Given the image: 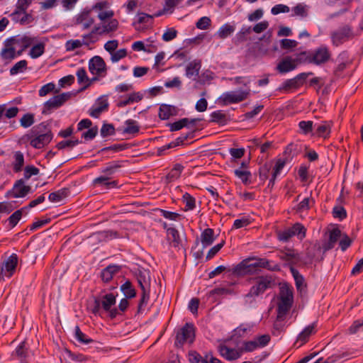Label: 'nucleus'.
Listing matches in <instances>:
<instances>
[{"label": "nucleus", "mask_w": 363, "mask_h": 363, "mask_svg": "<svg viewBox=\"0 0 363 363\" xmlns=\"http://www.w3.org/2000/svg\"><path fill=\"white\" fill-rule=\"evenodd\" d=\"M118 27V21L115 18H111L108 21H104L99 25L96 26V30L99 31V35L109 33L116 31Z\"/></svg>", "instance_id": "18"}, {"label": "nucleus", "mask_w": 363, "mask_h": 363, "mask_svg": "<svg viewBox=\"0 0 363 363\" xmlns=\"http://www.w3.org/2000/svg\"><path fill=\"white\" fill-rule=\"evenodd\" d=\"M28 62L26 60H21L16 62L11 69L10 74L16 75L24 72L27 69Z\"/></svg>", "instance_id": "48"}, {"label": "nucleus", "mask_w": 363, "mask_h": 363, "mask_svg": "<svg viewBox=\"0 0 363 363\" xmlns=\"http://www.w3.org/2000/svg\"><path fill=\"white\" fill-rule=\"evenodd\" d=\"M199 118L189 119L188 118H182L172 123H169V129L171 131H177L183 128L184 127H194L197 121H199Z\"/></svg>", "instance_id": "21"}, {"label": "nucleus", "mask_w": 363, "mask_h": 363, "mask_svg": "<svg viewBox=\"0 0 363 363\" xmlns=\"http://www.w3.org/2000/svg\"><path fill=\"white\" fill-rule=\"evenodd\" d=\"M290 272L294 279L295 284L297 290H302L304 286L305 279L299 273V272L295 269L294 267L291 266Z\"/></svg>", "instance_id": "44"}, {"label": "nucleus", "mask_w": 363, "mask_h": 363, "mask_svg": "<svg viewBox=\"0 0 363 363\" xmlns=\"http://www.w3.org/2000/svg\"><path fill=\"white\" fill-rule=\"evenodd\" d=\"M26 208H21L13 212L6 220L9 223V227L10 229L13 228L22 218L23 213L25 212Z\"/></svg>", "instance_id": "38"}, {"label": "nucleus", "mask_w": 363, "mask_h": 363, "mask_svg": "<svg viewBox=\"0 0 363 363\" xmlns=\"http://www.w3.org/2000/svg\"><path fill=\"white\" fill-rule=\"evenodd\" d=\"M195 338V327L192 323H186L179 328L176 334L174 345L182 347L185 343H192Z\"/></svg>", "instance_id": "4"}, {"label": "nucleus", "mask_w": 363, "mask_h": 363, "mask_svg": "<svg viewBox=\"0 0 363 363\" xmlns=\"http://www.w3.org/2000/svg\"><path fill=\"white\" fill-rule=\"evenodd\" d=\"M215 240L214 230L212 228H206L201 235V241L204 247L211 245Z\"/></svg>", "instance_id": "32"}, {"label": "nucleus", "mask_w": 363, "mask_h": 363, "mask_svg": "<svg viewBox=\"0 0 363 363\" xmlns=\"http://www.w3.org/2000/svg\"><path fill=\"white\" fill-rule=\"evenodd\" d=\"M175 108L167 104H162L159 108V118L161 120H167L174 114Z\"/></svg>", "instance_id": "34"}, {"label": "nucleus", "mask_w": 363, "mask_h": 363, "mask_svg": "<svg viewBox=\"0 0 363 363\" xmlns=\"http://www.w3.org/2000/svg\"><path fill=\"white\" fill-rule=\"evenodd\" d=\"M251 222V219L249 216H242L234 221L232 229H239L246 227L249 225Z\"/></svg>", "instance_id": "60"}, {"label": "nucleus", "mask_w": 363, "mask_h": 363, "mask_svg": "<svg viewBox=\"0 0 363 363\" xmlns=\"http://www.w3.org/2000/svg\"><path fill=\"white\" fill-rule=\"evenodd\" d=\"M252 261H253V259L246 258L233 267L230 272L238 277H244L245 275H252L259 273L252 267Z\"/></svg>", "instance_id": "9"}, {"label": "nucleus", "mask_w": 363, "mask_h": 363, "mask_svg": "<svg viewBox=\"0 0 363 363\" xmlns=\"http://www.w3.org/2000/svg\"><path fill=\"white\" fill-rule=\"evenodd\" d=\"M235 26L230 25L229 23H225V24L223 25L219 28V30H218V32L216 33V35L220 39H225V38H228V36L231 35L233 33V32L235 31Z\"/></svg>", "instance_id": "39"}, {"label": "nucleus", "mask_w": 363, "mask_h": 363, "mask_svg": "<svg viewBox=\"0 0 363 363\" xmlns=\"http://www.w3.org/2000/svg\"><path fill=\"white\" fill-rule=\"evenodd\" d=\"M234 174L245 185L250 184L252 182L250 179L252 174L250 171L236 169L234 170Z\"/></svg>", "instance_id": "46"}, {"label": "nucleus", "mask_w": 363, "mask_h": 363, "mask_svg": "<svg viewBox=\"0 0 363 363\" xmlns=\"http://www.w3.org/2000/svg\"><path fill=\"white\" fill-rule=\"evenodd\" d=\"M313 72H302L296 75L295 77L285 80L278 88L279 91L285 93L290 92L292 89H297L305 83L307 77L312 75Z\"/></svg>", "instance_id": "6"}, {"label": "nucleus", "mask_w": 363, "mask_h": 363, "mask_svg": "<svg viewBox=\"0 0 363 363\" xmlns=\"http://www.w3.org/2000/svg\"><path fill=\"white\" fill-rule=\"evenodd\" d=\"M150 299V291H143L138 306V313H143Z\"/></svg>", "instance_id": "57"}, {"label": "nucleus", "mask_w": 363, "mask_h": 363, "mask_svg": "<svg viewBox=\"0 0 363 363\" xmlns=\"http://www.w3.org/2000/svg\"><path fill=\"white\" fill-rule=\"evenodd\" d=\"M298 128L300 129V133L303 135L311 134L314 131V125L312 121H301L298 123Z\"/></svg>", "instance_id": "43"}, {"label": "nucleus", "mask_w": 363, "mask_h": 363, "mask_svg": "<svg viewBox=\"0 0 363 363\" xmlns=\"http://www.w3.org/2000/svg\"><path fill=\"white\" fill-rule=\"evenodd\" d=\"M184 166L181 164H175L172 169L167 174V179L169 182H172L175 179H177L180 176L184 169Z\"/></svg>", "instance_id": "41"}, {"label": "nucleus", "mask_w": 363, "mask_h": 363, "mask_svg": "<svg viewBox=\"0 0 363 363\" xmlns=\"http://www.w3.org/2000/svg\"><path fill=\"white\" fill-rule=\"evenodd\" d=\"M79 140L78 139L76 140H62L59 142L56 145V147L58 150H63L65 148L69 147L72 148L73 147L79 144Z\"/></svg>", "instance_id": "63"}, {"label": "nucleus", "mask_w": 363, "mask_h": 363, "mask_svg": "<svg viewBox=\"0 0 363 363\" xmlns=\"http://www.w3.org/2000/svg\"><path fill=\"white\" fill-rule=\"evenodd\" d=\"M115 127L111 123L104 122L101 128L100 134L102 138L115 135Z\"/></svg>", "instance_id": "54"}, {"label": "nucleus", "mask_w": 363, "mask_h": 363, "mask_svg": "<svg viewBox=\"0 0 363 363\" xmlns=\"http://www.w3.org/2000/svg\"><path fill=\"white\" fill-rule=\"evenodd\" d=\"M183 203H185V211H191L196 207V199L190 194L186 192L182 196Z\"/></svg>", "instance_id": "49"}, {"label": "nucleus", "mask_w": 363, "mask_h": 363, "mask_svg": "<svg viewBox=\"0 0 363 363\" xmlns=\"http://www.w3.org/2000/svg\"><path fill=\"white\" fill-rule=\"evenodd\" d=\"M18 257L16 254H11L3 263L1 267V274L8 277H11L16 272Z\"/></svg>", "instance_id": "14"}, {"label": "nucleus", "mask_w": 363, "mask_h": 363, "mask_svg": "<svg viewBox=\"0 0 363 363\" xmlns=\"http://www.w3.org/2000/svg\"><path fill=\"white\" fill-rule=\"evenodd\" d=\"M89 70L93 75L104 77L106 74V65L100 56H94L89 61Z\"/></svg>", "instance_id": "13"}, {"label": "nucleus", "mask_w": 363, "mask_h": 363, "mask_svg": "<svg viewBox=\"0 0 363 363\" xmlns=\"http://www.w3.org/2000/svg\"><path fill=\"white\" fill-rule=\"evenodd\" d=\"M230 121V116L223 111H216L211 114V122L225 125Z\"/></svg>", "instance_id": "30"}, {"label": "nucleus", "mask_w": 363, "mask_h": 363, "mask_svg": "<svg viewBox=\"0 0 363 363\" xmlns=\"http://www.w3.org/2000/svg\"><path fill=\"white\" fill-rule=\"evenodd\" d=\"M74 331H75V333H74L75 339L77 341H79V342L83 343V344H89V343L94 342V340L92 339L89 338L86 335H85L84 333H82L81 331L79 326L77 325L75 327Z\"/></svg>", "instance_id": "55"}, {"label": "nucleus", "mask_w": 363, "mask_h": 363, "mask_svg": "<svg viewBox=\"0 0 363 363\" xmlns=\"http://www.w3.org/2000/svg\"><path fill=\"white\" fill-rule=\"evenodd\" d=\"M121 291L123 293L125 298H133L136 296V291L132 283L129 280H126L121 286Z\"/></svg>", "instance_id": "37"}, {"label": "nucleus", "mask_w": 363, "mask_h": 363, "mask_svg": "<svg viewBox=\"0 0 363 363\" xmlns=\"http://www.w3.org/2000/svg\"><path fill=\"white\" fill-rule=\"evenodd\" d=\"M0 55L2 60L6 61V63L10 62L18 56L17 50L8 39L4 43V46L1 51Z\"/></svg>", "instance_id": "19"}, {"label": "nucleus", "mask_w": 363, "mask_h": 363, "mask_svg": "<svg viewBox=\"0 0 363 363\" xmlns=\"http://www.w3.org/2000/svg\"><path fill=\"white\" fill-rule=\"evenodd\" d=\"M331 127V121H325L320 123H316L314 125V131L312 133V136L327 139L330 137Z\"/></svg>", "instance_id": "17"}, {"label": "nucleus", "mask_w": 363, "mask_h": 363, "mask_svg": "<svg viewBox=\"0 0 363 363\" xmlns=\"http://www.w3.org/2000/svg\"><path fill=\"white\" fill-rule=\"evenodd\" d=\"M201 67V60H194L190 62L186 67V76L188 78L196 79L199 77Z\"/></svg>", "instance_id": "24"}, {"label": "nucleus", "mask_w": 363, "mask_h": 363, "mask_svg": "<svg viewBox=\"0 0 363 363\" xmlns=\"http://www.w3.org/2000/svg\"><path fill=\"white\" fill-rule=\"evenodd\" d=\"M77 21L82 25L83 29L89 28L94 22V19L89 16L88 13L81 14L77 18Z\"/></svg>", "instance_id": "51"}, {"label": "nucleus", "mask_w": 363, "mask_h": 363, "mask_svg": "<svg viewBox=\"0 0 363 363\" xmlns=\"http://www.w3.org/2000/svg\"><path fill=\"white\" fill-rule=\"evenodd\" d=\"M30 145L35 149H41L48 145L53 138L51 130L45 123L33 126L30 133L26 135Z\"/></svg>", "instance_id": "2"}, {"label": "nucleus", "mask_w": 363, "mask_h": 363, "mask_svg": "<svg viewBox=\"0 0 363 363\" xmlns=\"http://www.w3.org/2000/svg\"><path fill=\"white\" fill-rule=\"evenodd\" d=\"M136 279L140 288L143 291H150V277L147 271H139L136 274Z\"/></svg>", "instance_id": "25"}, {"label": "nucleus", "mask_w": 363, "mask_h": 363, "mask_svg": "<svg viewBox=\"0 0 363 363\" xmlns=\"http://www.w3.org/2000/svg\"><path fill=\"white\" fill-rule=\"evenodd\" d=\"M14 161L12 163V168L14 172H20L24 165V156L21 151H16L13 155Z\"/></svg>", "instance_id": "35"}, {"label": "nucleus", "mask_w": 363, "mask_h": 363, "mask_svg": "<svg viewBox=\"0 0 363 363\" xmlns=\"http://www.w3.org/2000/svg\"><path fill=\"white\" fill-rule=\"evenodd\" d=\"M30 191V186L25 185L23 179H20L15 182L11 190L8 191L6 194V197L12 198H23Z\"/></svg>", "instance_id": "11"}, {"label": "nucleus", "mask_w": 363, "mask_h": 363, "mask_svg": "<svg viewBox=\"0 0 363 363\" xmlns=\"http://www.w3.org/2000/svg\"><path fill=\"white\" fill-rule=\"evenodd\" d=\"M157 211H158L164 218L170 220L177 221L181 218V215L176 212H172L162 208H157Z\"/></svg>", "instance_id": "61"}, {"label": "nucleus", "mask_w": 363, "mask_h": 363, "mask_svg": "<svg viewBox=\"0 0 363 363\" xmlns=\"http://www.w3.org/2000/svg\"><path fill=\"white\" fill-rule=\"evenodd\" d=\"M39 169L33 165H28L24 168V179H29L32 176H35L39 174Z\"/></svg>", "instance_id": "64"}, {"label": "nucleus", "mask_w": 363, "mask_h": 363, "mask_svg": "<svg viewBox=\"0 0 363 363\" xmlns=\"http://www.w3.org/2000/svg\"><path fill=\"white\" fill-rule=\"evenodd\" d=\"M69 93H62L50 98L44 104V110L43 111V113H50L52 110L60 107L69 99Z\"/></svg>", "instance_id": "12"}, {"label": "nucleus", "mask_w": 363, "mask_h": 363, "mask_svg": "<svg viewBox=\"0 0 363 363\" xmlns=\"http://www.w3.org/2000/svg\"><path fill=\"white\" fill-rule=\"evenodd\" d=\"M126 148V144H114L113 145L102 148L99 151V153H105L109 151H112L113 152H118L125 150Z\"/></svg>", "instance_id": "62"}, {"label": "nucleus", "mask_w": 363, "mask_h": 363, "mask_svg": "<svg viewBox=\"0 0 363 363\" xmlns=\"http://www.w3.org/2000/svg\"><path fill=\"white\" fill-rule=\"evenodd\" d=\"M293 302L290 301L287 298H279V302L277 305V315H281L282 316L286 315L289 311L291 309Z\"/></svg>", "instance_id": "36"}, {"label": "nucleus", "mask_w": 363, "mask_h": 363, "mask_svg": "<svg viewBox=\"0 0 363 363\" xmlns=\"http://www.w3.org/2000/svg\"><path fill=\"white\" fill-rule=\"evenodd\" d=\"M357 33L350 24H344L330 33L332 45L338 47L346 42L352 40L357 36Z\"/></svg>", "instance_id": "3"}, {"label": "nucleus", "mask_w": 363, "mask_h": 363, "mask_svg": "<svg viewBox=\"0 0 363 363\" xmlns=\"http://www.w3.org/2000/svg\"><path fill=\"white\" fill-rule=\"evenodd\" d=\"M69 194V191L67 188H62L58 191L52 192L49 194L48 199L51 202H60L66 198Z\"/></svg>", "instance_id": "33"}, {"label": "nucleus", "mask_w": 363, "mask_h": 363, "mask_svg": "<svg viewBox=\"0 0 363 363\" xmlns=\"http://www.w3.org/2000/svg\"><path fill=\"white\" fill-rule=\"evenodd\" d=\"M44 52L45 44L43 43H39L31 48L29 55L33 59H35L41 56Z\"/></svg>", "instance_id": "53"}, {"label": "nucleus", "mask_w": 363, "mask_h": 363, "mask_svg": "<svg viewBox=\"0 0 363 363\" xmlns=\"http://www.w3.org/2000/svg\"><path fill=\"white\" fill-rule=\"evenodd\" d=\"M285 316H282L281 315H277L276 320L274 321L273 325V335H278L281 331H283L284 327V324L283 322L285 320Z\"/></svg>", "instance_id": "56"}, {"label": "nucleus", "mask_w": 363, "mask_h": 363, "mask_svg": "<svg viewBox=\"0 0 363 363\" xmlns=\"http://www.w3.org/2000/svg\"><path fill=\"white\" fill-rule=\"evenodd\" d=\"M110 177L108 176H100L94 179L93 184L95 186H105L106 189H110L113 188H117L118 186V181L113 180L109 181Z\"/></svg>", "instance_id": "28"}, {"label": "nucleus", "mask_w": 363, "mask_h": 363, "mask_svg": "<svg viewBox=\"0 0 363 363\" xmlns=\"http://www.w3.org/2000/svg\"><path fill=\"white\" fill-rule=\"evenodd\" d=\"M10 43L17 50V55L20 56L22 55L23 51L29 48L35 41V38L28 35H16L8 39Z\"/></svg>", "instance_id": "8"}, {"label": "nucleus", "mask_w": 363, "mask_h": 363, "mask_svg": "<svg viewBox=\"0 0 363 363\" xmlns=\"http://www.w3.org/2000/svg\"><path fill=\"white\" fill-rule=\"evenodd\" d=\"M121 270V267L116 264H110L104 268L101 273V277L103 281L109 282L113 277V275L117 274Z\"/></svg>", "instance_id": "27"}, {"label": "nucleus", "mask_w": 363, "mask_h": 363, "mask_svg": "<svg viewBox=\"0 0 363 363\" xmlns=\"http://www.w3.org/2000/svg\"><path fill=\"white\" fill-rule=\"evenodd\" d=\"M331 54L326 46H320L315 49L308 57V62L316 65L327 62L330 58Z\"/></svg>", "instance_id": "10"}, {"label": "nucleus", "mask_w": 363, "mask_h": 363, "mask_svg": "<svg viewBox=\"0 0 363 363\" xmlns=\"http://www.w3.org/2000/svg\"><path fill=\"white\" fill-rule=\"evenodd\" d=\"M298 60L291 59L289 57L284 58L277 65V69L280 73H287L296 69Z\"/></svg>", "instance_id": "23"}, {"label": "nucleus", "mask_w": 363, "mask_h": 363, "mask_svg": "<svg viewBox=\"0 0 363 363\" xmlns=\"http://www.w3.org/2000/svg\"><path fill=\"white\" fill-rule=\"evenodd\" d=\"M315 323H312L307 327H306L298 335L296 339V342H300L301 344L299 345L302 346L303 345L306 344L310 336L315 333Z\"/></svg>", "instance_id": "29"}, {"label": "nucleus", "mask_w": 363, "mask_h": 363, "mask_svg": "<svg viewBox=\"0 0 363 363\" xmlns=\"http://www.w3.org/2000/svg\"><path fill=\"white\" fill-rule=\"evenodd\" d=\"M250 94V89L224 92L218 99L223 106L237 104L245 100Z\"/></svg>", "instance_id": "5"}, {"label": "nucleus", "mask_w": 363, "mask_h": 363, "mask_svg": "<svg viewBox=\"0 0 363 363\" xmlns=\"http://www.w3.org/2000/svg\"><path fill=\"white\" fill-rule=\"evenodd\" d=\"M250 281L252 283V286L248 293L244 296L245 303H253L257 297L262 295L267 290L272 289L275 284L273 276L269 274L251 278Z\"/></svg>", "instance_id": "1"}, {"label": "nucleus", "mask_w": 363, "mask_h": 363, "mask_svg": "<svg viewBox=\"0 0 363 363\" xmlns=\"http://www.w3.org/2000/svg\"><path fill=\"white\" fill-rule=\"evenodd\" d=\"M289 228L293 237L297 236L300 240H303L306 237V228L301 223H296Z\"/></svg>", "instance_id": "42"}, {"label": "nucleus", "mask_w": 363, "mask_h": 363, "mask_svg": "<svg viewBox=\"0 0 363 363\" xmlns=\"http://www.w3.org/2000/svg\"><path fill=\"white\" fill-rule=\"evenodd\" d=\"M218 351L221 357L228 361H233L239 359L242 354V349L230 348L225 345H220Z\"/></svg>", "instance_id": "16"}, {"label": "nucleus", "mask_w": 363, "mask_h": 363, "mask_svg": "<svg viewBox=\"0 0 363 363\" xmlns=\"http://www.w3.org/2000/svg\"><path fill=\"white\" fill-rule=\"evenodd\" d=\"M167 240L169 241V243L174 247H177L181 244V238L179 236V231L174 228H169L167 229Z\"/></svg>", "instance_id": "31"}, {"label": "nucleus", "mask_w": 363, "mask_h": 363, "mask_svg": "<svg viewBox=\"0 0 363 363\" xmlns=\"http://www.w3.org/2000/svg\"><path fill=\"white\" fill-rule=\"evenodd\" d=\"M12 357L17 359L20 363H28V348L26 347V342H21L12 353Z\"/></svg>", "instance_id": "22"}, {"label": "nucleus", "mask_w": 363, "mask_h": 363, "mask_svg": "<svg viewBox=\"0 0 363 363\" xmlns=\"http://www.w3.org/2000/svg\"><path fill=\"white\" fill-rule=\"evenodd\" d=\"M35 123V116L33 113H26L20 119V124L22 127L27 128Z\"/></svg>", "instance_id": "58"}, {"label": "nucleus", "mask_w": 363, "mask_h": 363, "mask_svg": "<svg viewBox=\"0 0 363 363\" xmlns=\"http://www.w3.org/2000/svg\"><path fill=\"white\" fill-rule=\"evenodd\" d=\"M97 35H99V31L96 30V26H95L94 28L91 31V33H89L86 35H84L82 36V38H83L82 42H83L84 45H89L90 43H96L99 40Z\"/></svg>", "instance_id": "52"}, {"label": "nucleus", "mask_w": 363, "mask_h": 363, "mask_svg": "<svg viewBox=\"0 0 363 363\" xmlns=\"http://www.w3.org/2000/svg\"><path fill=\"white\" fill-rule=\"evenodd\" d=\"M76 74L77 77V81L79 84L86 83V85L82 88V89H85L91 85V81H89V78L87 76L85 68L80 67L79 69H78Z\"/></svg>", "instance_id": "47"}, {"label": "nucleus", "mask_w": 363, "mask_h": 363, "mask_svg": "<svg viewBox=\"0 0 363 363\" xmlns=\"http://www.w3.org/2000/svg\"><path fill=\"white\" fill-rule=\"evenodd\" d=\"M340 237L341 230L339 228H335L331 230L330 231L328 241L323 245L324 251H328L333 249Z\"/></svg>", "instance_id": "26"}, {"label": "nucleus", "mask_w": 363, "mask_h": 363, "mask_svg": "<svg viewBox=\"0 0 363 363\" xmlns=\"http://www.w3.org/2000/svg\"><path fill=\"white\" fill-rule=\"evenodd\" d=\"M281 253V259L288 262L289 267L291 266L294 267V265L299 264L301 261L299 254L293 249H286L284 251H282Z\"/></svg>", "instance_id": "20"}, {"label": "nucleus", "mask_w": 363, "mask_h": 363, "mask_svg": "<svg viewBox=\"0 0 363 363\" xmlns=\"http://www.w3.org/2000/svg\"><path fill=\"white\" fill-rule=\"evenodd\" d=\"M121 165L120 164L119 161H113L106 164V166L101 169V172L105 174L106 176L110 177V176L113 175L116 173V172L121 168Z\"/></svg>", "instance_id": "45"}, {"label": "nucleus", "mask_w": 363, "mask_h": 363, "mask_svg": "<svg viewBox=\"0 0 363 363\" xmlns=\"http://www.w3.org/2000/svg\"><path fill=\"white\" fill-rule=\"evenodd\" d=\"M315 201L312 197L305 198L298 204L297 211L299 212L307 211L311 208V205H313Z\"/></svg>", "instance_id": "59"}, {"label": "nucleus", "mask_w": 363, "mask_h": 363, "mask_svg": "<svg viewBox=\"0 0 363 363\" xmlns=\"http://www.w3.org/2000/svg\"><path fill=\"white\" fill-rule=\"evenodd\" d=\"M108 108V102L106 96L98 98L95 104L89 110V114L91 117L98 118L101 114Z\"/></svg>", "instance_id": "15"}, {"label": "nucleus", "mask_w": 363, "mask_h": 363, "mask_svg": "<svg viewBox=\"0 0 363 363\" xmlns=\"http://www.w3.org/2000/svg\"><path fill=\"white\" fill-rule=\"evenodd\" d=\"M125 128L123 133L135 135L140 131V126L136 121L128 119L125 122Z\"/></svg>", "instance_id": "40"}, {"label": "nucleus", "mask_w": 363, "mask_h": 363, "mask_svg": "<svg viewBox=\"0 0 363 363\" xmlns=\"http://www.w3.org/2000/svg\"><path fill=\"white\" fill-rule=\"evenodd\" d=\"M260 268L267 269L272 272H278L280 270V267L277 264H274L266 258H260L259 259Z\"/></svg>", "instance_id": "50"}, {"label": "nucleus", "mask_w": 363, "mask_h": 363, "mask_svg": "<svg viewBox=\"0 0 363 363\" xmlns=\"http://www.w3.org/2000/svg\"><path fill=\"white\" fill-rule=\"evenodd\" d=\"M99 302L101 304L102 310L108 313L111 319H115L118 316L117 308L115 307L112 308V306H115L116 302V297L113 294L109 293L103 296L101 298H99Z\"/></svg>", "instance_id": "7"}]
</instances>
